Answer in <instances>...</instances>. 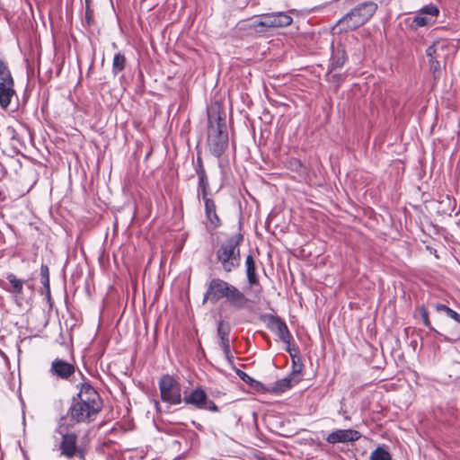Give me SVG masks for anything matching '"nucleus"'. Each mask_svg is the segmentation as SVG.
I'll use <instances>...</instances> for the list:
<instances>
[{
    "label": "nucleus",
    "mask_w": 460,
    "mask_h": 460,
    "mask_svg": "<svg viewBox=\"0 0 460 460\" xmlns=\"http://www.w3.org/2000/svg\"><path fill=\"white\" fill-rule=\"evenodd\" d=\"M84 2H85V6H90L91 0H84Z\"/></svg>",
    "instance_id": "36"
},
{
    "label": "nucleus",
    "mask_w": 460,
    "mask_h": 460,
    "mask_svg": "<svg viewBox=\"0 0 460 460\" xmlns=\"http://www.w3.org/2000/svg\"><path fill=\"white\" fill-rule=\"evenodd\" d=\"M443 51L444 46L438 42L432 44L426 49V54L429 58V70L435 80L439 78L441 75V66L438 58Z\"/></svg>",
    "instance_id": "11"
},
{
    "label": "nucleus",
    "mask_w": 460,
    "mask_h": 460,
    "mask_svg": "<svg viewBox=\"0 0 460 460\" xmlns=\"http://www.w3.org/2000/svg\"><path fill=\"white\" fill-rule=\"evenodd\" d=\"M230 288L227 282L219 279H212L208 287V290L203 299V303L210 301L216 303L219 299L228 296Z\"/></svg>",
    "instance_id": "10"
},
{
    "label": "nucleus",
    "mask_w": 460,
    "mask_h": 460,
    "mask_svg": "<svg viewBox=\"0 0 460 460\" xmlns=\"http://www.w3.org/2000/svg\"><path fill=\"white\" fill-rule=\"evenodd\" d=\"M208 139L210 151L219 157L227 148L228 133L225 119L219 115V106L215 104L208 110Z\"/></svg>",
    "instance_id": "2"
},
{
    "label": "nucleus",
    "mask_w": 460,
    "mask_h": 460,
    "mask_svg": "<svg viewBox=\"0 0 460 460\" xmlns=\"http://www.w3.org/2000/svg\"><path fill=\"white\" fill-rule=\"evenodd\" d=\"M14 93L13 78L0 82V106L3 109H6L9 106Z\"/></svg>",
    "instance_id": "13"
},
{
    "label": "nucleus",
    "mask_w": 460,
    "mask_h": 460,
    "mask_svg": "<svg viewBox=\"0 0 460 460\" xmlns=\"http://www.w3.org/2000/svg\"><path fill=\"white\" fill-rule=\"evenodd\" d=\"M376 10L377 4L375 2L361 3L342 16L334 29H338L340 32L356 30L367 22Z\"/></svg>",
    "instance_id": "4"
},
{
    "label": "nucleus",
    "mask_w": 460,
    "mask_h": 460,
    "mask_svg": "<svg viewBox=\"0 0 460 460\" xmlns=\"http://www.w3.org/2000/svg\"><path fill=\"white\" fill-rule=\"evenodd\" d=\"M161 398L170 404H180L182 402L180 383L172 376L164 375L159 380Z\"/></svg>",
    "instance_id": "6"
},
{
    "label": "nucleus",
    "mask_w": 460,
    "mask_h": 460,
    "mask_svg": "<svg viewBox=\"0 0 460 460\" xmlns=\"http://www.w3.org/2000/svg\"><path fill=\"white\" fill-rule=\"evenodd\" d=\"M236 7H237L238 9H242V8H243V6H242V5H237Z\"/></svg>",
    "instance_id": "38"
},
{
    "label": "nucleus",
    "mask_w": 460,
    "mask_h": 460,
    "mask_svg": "<svg viewBox=\"0 0 460 460\" xmlns=\"http://www.w3.org/2000/svg\"><path fill=\"white\" fill-rule=\"evenodd\" d=\"M336 68H332L330 66L329 72L326 75L327 80L333 84L335 88H339V86L341 84V83L344 81L345 75L343 74L335 73Z\"/></svg>",
    "instance_id": "23"
},
{
    "label": "nucleus",
    "mask_w": 460,
    "mask_h": 460,
    "mask_svg": "<svg viewBox=\"0 0 460 460\" xmlns=\"http://www.w3.org/2000/svg\"><path fill=\"white\" fill-rule=\"evenodd\" d=\"M218 336L220 338L221 346L223 348L226 359L230 361V353H229V339L228 335L230 332V325L226 322H220L217 329Z\"/></svg>",
    "instance_id": "14"
},
{
    "label": "nucleus",
    "mask_w": 460,
    "mask_h": 460,
    "mask_svg": "<svg viewBox=\"0 0 460 460\" xmlns=\"http://www.w3.org/2000/svg\"><path fill=\"white\" fill-rule=\"evenodd\" d=\"M436 308L438 311L446 313L447 316L454 319L457 323H460V314L454 311L453 309L447 306L446 305L438 304L437 305Z\"/></svg>",
    "instance_id": "27"
},
{
    "label": "nucleus",
    "mask_w": 460,
    "mask_h": 460,
    "mask_svg": "<svg viewBox=\"0 0 460 460\" xmlns=\"http://www.w3.org/2000/svg\"><path fill=\"white\" fill-rule=\"evenodd\" d=\"M236 375L239 376L240 379H242L246 384L250 385L251 386H254V384H257V382L252 379L251 376H249L245 372L242 371L239 368L234 367Z\"/></svg>",
    "instance_id": "30"
},
{
    "label": "nucleus",
    "mask_w": 460,
    "mask_h": 460,
    "mask_svg": "<svg viewBox=\"0 0 460 460\" xmlns=\"http://www.w3.org/2000/svg\"><path fill=\"white\" fill-rule=\"evenodd\" d=\"M6 279L11 285V288H8L7 290L15 295L22 294L23 282L21 279H17L16 276L12 273L8 274Z\"/></svg>",
    "instance_id": "21"
},
{
    "label": "nucleus",
    "mask_w": 460,
    "mask_h": 460,
    "mask_svg": "<svg viewBox=\"0 0 460 460\" xmlns=\"http://www.w3.org/2000/svg\"><path fill=\"white\" fill-rule=\"evenodd\" d=\"M250 305V300L243 292L232 286V307L244 309Z\"/></svg>",
    "instance_id": "16"
},
{
    "label": "nucleus",
    "mask_w": 460,
    "mask_h": 460,
    "mask_svg": "<svg viewBox=\"0 0 460 460\" xmlns=\"http://www.w3.org/2000/svg\"><path fill=\"white\" fill-rule=\"evenodd\" d=\"M360 438V434L353 429H337L330 433L326 441L330 444L346 443L356 441Z\"/></svg>",
    "instance_id": "12"
},
{
    "label": "nucleus",
    "mask_w": 460,
    "mask_h": 460,
    "mask_svg": "<svg viewBox=\"0 0 460 460\" xmlns=\"http://www.w3.org/2000/svg\"><path fill=\"white\" fill-rule=\"evenodd\" d=\"M40 276H41V283L46 288L47 292L49 293V267L46 264H41L40 266Z\"/></svg>",
    "instance_id": "26"
},
{
    "label": "nucleus",
    "mask_w": 460,
    "mask_h": 460,
    "mask_svg": "<svg viewBox=\"0 0 460 460\" xmlns=\"http://www.w3.org/2000/svg\"><path fill=\"white\" fill-rule=\"evenodd\" d=\"M126 58L120 53H116L112 60V73L117 75L125 68Z\"/></svg>",
    "instance_id": "22"
},
{
    "label": "nucleus",
    "mask_w": 460,
    "mask_h": 460,
    "mask_svg": "<svg viewBox=\"0 0 460 460\" xmlns=\"http://www.w3.org/2000/svg\"><path fill=\"white\" fill-rule=\"evenodd\" d=\"M197 173L199 176L198 197H206L208 196V183L205 171L200 166L199 169H197Z\"/></svg>",
    "instance_id": "19"
},
{
    "label": "nucleus",
    "mask_w": 460,
    "mask_h": 460,
    "mask_svg": "<svg viewBox=\"0 0 460 460\" xmlns=\"http://www.w3.org/2000/svg\"><path fill=\"white\" fill-rule=\"evenodd\" d=\"M182 402L197 409L209 410L213 411L217 410L216 404L208 399L206 392L200 387H197L190 392L185 391Z\"/></svg>",
    "instance_id": "8"
},
{
    "label": "nucleus",
    "mask_w": 460,
    "mask_h": 460,
    "mask_svg": "<svg viewBox=\"0 0 460 460\" xmlns=\"http://www.w3.org/2000/svg\"><path fill=\"white\" fill-rule=\"evenodd\" d=\"M421 317H422V321H423V323L425 324V326L429 327L430 322L429 319L428 312L423 307L421 308Z\"/></svg>",
    "instance_id": "33"
},
{
    "label": "nucleus",
    "mask_w": 460,
    "mask_h": 460,
    "mask_svg": "<svg viewBox=\"0 0 460 460\" xmlns=\"http://www.w3.org/2000/svg\"><path fill=\"white\" fill-rule=\"evenodd\" d=\"M433 22L434 19L421 13L417 14L413 19V23L418 27L429 25Z\"/></svg>",
    "instance_id": "29"
},
{
    "label": "nucleus",
    "mask_w": 460,
    "mask_h": 460,
    "mask_svg": "<svg viewBox=\"0 0 460 460\" xmlns=\"http://www.w3.org/2000/svg\"><path fill=\"white\" fill-rule=\"evenodd\" d=\"M70 427L72 424L67 423V418L62 417L56 429V432L61 437L58 446L59 456L68 460L74 457L84 459L85 451L78 445V436L75 432L69 431Z\"/></svg>",
    "instance_id": "3"
},
{
    "label": "nucleus",
    "mask_w": 460,
    "mask_h": 460,
    "mask_svg": "<svg viewBox=\"0 0 460 460\" xmlns=\"http://www.w3.org/2000/svg\"><path fill=\"white\" fill-rule=\"evenodd\" d=\"M246 276L251 287L259 285V278L256 274L255 262L253 257L249 254L245 259Z\"/></svg>",
    "instance_id": "15"
},
{
    "label": "nucleus",
    "mask_w": 460,
    "mask_h": 460,
    "mask_svg": "<svg viewBox=\"0 0 460 460\" xmlns=\"http://www.w3.org/2000/svg\"><path fill=\"white\" fill-rule=\"evenodd\" d=\"M218 261H221L224 269L230 271V244L224 243L217 252Z\"/></svg>",
    "instance_id": "17"
},
{
    "label": "nucleus",
    "mask_w": 460,
    "mask_h": 460,
    "mask_svg": "<svg viewBox=\"0 0 460 460\" xmlns=\"http://www.w3.org/2000/svg\"><path fill=\"white\" fill-rule=\"evenodd\" d=\"M202 199H203V200L205 202L206 213H207V216H208V219L212 223H214L213 217L216 220H218V217H217V216L216 215V212H215V205H214L213 200L210 199L208 196L202 197Z\"/></svg>",
    "instance_id": "25"
},
{
    "label": "nucleus",
    "mask_w": 460,
    "mask_h": 460,
    "mask_svg": "<svg viewBox=\"0 0 460 460\" xmlns=\"http://www.w3.org/2000/svg\"><path fill=\"white\" fill-rule=\"evenodd\" d=\"M347 59L346 52L343 48L337 47L336 50L333 51L331 58V65L332 68L341 67Z\"/></svg>",
    "instance_id": "18"
},
{
    "label": "nucleus",
    "mask_w": 460,
    "mask_h": 460,
    "mask_svg": "<svg viewBox=\"0 0 460 460\" xmlns=\"http://www.w3.org/2000/svg\"><path fill=\"white\" fill-rule=\"evenodd\" d=\"M267 326L285 344H287V351L290 354L291 358H294L299 351L296 347L291 346L292 335L286 323L279 316L270 315L268 318Z\"/></svg>",
    "instance_id": "7"
},
{
    "label": "nucleus",
    "mask_w": 460,
    "mask_h": 460,
    "mask_svg": "<svg viewBox=\"0 0 460 460\" xmlns=\"http://www.w3.org/2000/svg\"><path fill=\"white\" fill-rule=\"evenodd\" d=\"M93 12L90 6H85V21L88 24H91L93 22Z\"/></svg>",
    "instance_id": "32"
},
{
    "label": "nucleus",
    "mask_w": 460,
    "mask_h": 460,
    "mask_svg": "<svg viewBox=\"0 0 460 460\" xmlns=\"http://www.w3.org/2000/svg\"><path fill=\"white\" fill-rule=\"evenodd\" d=\"M291 382H292L291 376H288V377H285V378H282L280 380H278L272 385V387L270 389V392L275 394H279L284 393L285 391H287V390L291 388V386H292Z\"/></svg>",
    "instance_id": "20"
},
{
    "label": "nucleus",
    "mask_w": 460,
    "mask_h": 460,
    "mask_svg": "<svg viewBox=\"0 0 460 460\" xmlns=\"http://www.w3.org/2000/svg\"><path fill=\"white\" fill-rule=\"evenodd\" d=\"M9 78H13L11 73L8 69L7 65L0 59V80L4 82V80H7Z\"/></svg>",
    "instance_id": "31"
},
{
    "label": "nucleus",
    "mask_w": 460,
    "mask_h": 460,
    "mask_svg": "<svg viewBox=\"0 0 460 460\" xmlns=\"http://www.w3.org/2000/svg\"><path fill=\"white\" fill-rule=\"evenodd\" d=\"M243 239V235L241 234H237L234 237L235 245H238L240 242H242Z\"/></svg>",
    "instance_id": "34"
},
{
    "label": "nucleus",
    "mask_w": 460,
    "mask_h": 460,
    "mask_svg": "<svg viewBox=\"0 0 460 460\" xmlns=\"http://www.w3.org/2000/svg\"><path fill=\"white\" fill-rule=\"evenodd\" d=\"M369 460H392V456L385 448L378 447L370 454Z\"/></svg>",
    "instance_id": "24"
},
{
    "label": "nucleus",
    "mask_w": 460,
    "mask_h": 460,
    "mask_svg": "<svg viewBox=\"0 0 460 460\" xmlns=\"http://www.w3.org/2000/svg\"><path fill=\"white\" fill-rule=\"evenodd\" d=\"M78 401L74 399L67 415L75 423H89L93 421L102 409V402L99 394L90 385H83Z\"/></svg>",
    "instance_id": "1"
},
{
    "label": "nucleus",
    "mask_w": 460,
    "mask_h": 460,
    "mask_svg": "<svg viewBox=\"0 0 460 460\" xmlns=\"http://www.w3.org/2000/svg\"><path fill=\"white\" fill-rule=\"evenodd\" d=\"M231 253H232V261H233V260H235V258H233V256H234V253H235V247H233V246H232ZM232 266H234V262H233V261H232Z\"/></svg>",
    "instance_id": "35"
},
{
    "label": "nucleus",
    "mask_w": 460,
    "mask_h": 460,
    "mask_svg": "<svg viewBox=\"0 0 460 460\" xmlns=\"http://www.w3.org/2000/svg\"><path fill=\"white\" fill-rule=\"evenodd\" d=\"M293 19L284 12L264 13L260 19L253 21H243L237 23L240 29L249 28L255 32H266L269 29L282 28L290 25Z\"/></svg>",
    "instance_id": "5"
},
{
    "label": "nucleus",
    "mask_w": 460,
    "mask_h": 460,
    "mask_svg": "<svg viewBox=\"0 0 460 460\" xmlns=\"http://www.w3.org/2000/svg\"><path fill=\"white\" fill-rule=\"evenodd\" d=\"M75 366L74 363L67 362L62 358H56L50 364L49 374L51 377L58 380L69 381L75 375Z\"/></svg>",
    "instance_id": "9"
},
{
    "label": "nucleus",
    "mask_w": 460,
    "mask_h": 460,
    "mask_svg": "<svg viewBox=\"0 0 460 460\" xmlns=\"http://www.w3.org/2000/svg\"><path fill=\"white\" fill-rule=\"evenodd\" d=\"M421 13V14H424V15H427L432 19L436 18L438 13H439V10L438 8L434 5V4H429V5H425L423 6L420 10V13Z\"/></svg>",
    "instance_id": "28"
},
{
    "label": "nucleus",
    "mask_w": 460,
    "mask_h": 460,
    "mask_svg": "<svg viewBox=\"0 0 460 460\" xmlns=\"http://www.w3.org/2000/svg\"><path fill=\"white\" fill-rule=\"evenodd\" d=\"M299 372H300V370H299V369H294V370H293V374H295V373H299Z\"/></svg>",
    "instance_id": "37"
}]
</instances>
